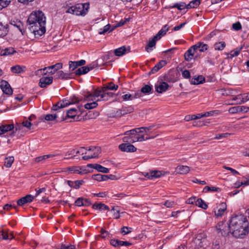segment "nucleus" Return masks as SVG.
Masks as SVG:
<instances>
[{"label":"nucleus","mask_w":249,"mask_h":249,"mask_svg":"<svg viewBox=\"0 0 249 249\" xmlns=\"http://www.w3.org/2000/svg\"><path fill=\"white\" fill-rule=\"evenodd\" d=\"M225 43L223 41L215 43L214 45L215 50H223L225 47Z\"/></svg>","instance_id":"obj_49"},{"label":"nucleus","mask_w":249,"mask_h":249,"mask_svg":"<svg viewBox=\"0 0 249 249\" xmlns=\"http://www.w3.org/2000/svg\"><path fill=\"white\" fill-rule=\"evenodd\" d=\"M165 172L163 171L152 170L149 172H143V175L149 179H154L159 178L162 175H165Z\"/></svg>","instance_id":"obj_8"},{"label":"nucleus","mask_w":249,"mask_h":249,"mask_svg":"<svg viewBox=\"0 0 249 249\" xmlns=\"http://www.w3.org/2000/svg\"><path fill=\"white\" fill-rule=\"evenodd\" d=\"M0 87L5 94L9 95L12 94L13 89L7 81L3 80H1Z\"/></svg>","instance_id":"obj_10"},{"label":"nucleus","mask_w":249,"mask_h":249,"mask_svg":"<svg viewBox=\"0 0 249 249\" xmlns=\"http://www.w3.org/2000/svg\"><path fill=\"white\" fill-rule=\"evenodd\" d=\"M205 81V78L202 75H199L197 77L193 78L191 80V84L192 85H198L203 83Z\"/></svg>","instance_id":"obj_29"},{"label":"nucleus","mask_w":249,"mask_h":249,"mask_svg":"<svg viewBox=\"0 0 249 249\" xmlns=\"http://www.w3.org/2000/svg\"><path fill=\"white\" fill-rule=\"evenodd\" d=\"M216 227L218 232L220 233L222 236H227L231 232L230 224L227 222L224 221L219 222Z\"/></svg>","instance_id":"obj_7"},{"label":"nucleus","mask_w":249,"mask_h":249,"mask_svg":"<svg viewBox=\"0 0 249 249\" xmlns=\"http://www.w3.org/2000/svg\"><path fill=\"white\" fill-rule=\"evenodd\" d=\"M142 132L143 131L141 130V128H136L126 131L124 134L126 135H130L131 137L132 142L134 143L135 142H138L137 139H138V134Z\"/></svg>","instance_id":"obj_9"},{"label":"nucleus","mask_w":249,"mask_h":249,"mask_svg":"<svg viewBox=\"0 0 249 249\" xmlns=\"http://www.w3.org/2000/svg\"><path fill=\"white\" fill-rule=\"evenodd\" d=\"M119 148L122 151L126 152H134L137 150V148L130 143H122L119 145Z\"/></svg>","instance_id":"obj_11"},{"label":"nucleus","mask_w":249,"mask_h":249,"mask_svg":"<svg viewBox=\"0 0 249 249\" xmlns=\"http://www.w3.org/2000/svg\"><path fill=\"white\" fill-rule=\"evenodd\" d=\"M10 2V0H0V10L7 7Z\"/></svg>","instance_id":"obj_55"},{"label":"nucleus","mask_w":249,"mask_h":249,"mask_svg":"<svg viewBox=\"0 0 249 249\" xmlns=\"http://www.w3.org/2000/svg\"><path fill=\"white\" fill-rule=\"evenodd\" d=\"M153 90V87L151 85H146L143 86L141 90V92L145 94H149L152 93Z\"/></svg>","instance_id":"obj_40"},{"label":"nucleus","mask_w":249,"mask_h":249,"mask_svg":"<svg viewBox=\"0 0 249 249\" xmlns=\"http://www.w3.org/2000/svg\"><path fill=\"white\" fill-rule=\"evenodd\" d=\"M53 81V77L52 76H43L39 80V85L41 88H46L47 86L51 84Z\"/></svg>","instance_id":"obj_13"},{"label":"nucleus","mask_w":249,"mask_h":249,"mask_svg":"<svg viewBox=\"0 0 249 249\" xmlns=\"http://www.w3.org/2000/svg\"><path fill=\"white\" fill-rule=\"evenodd\" d=\"M27 22L28 24H36L38 23L41 30H39V34H44L46 32V18L44 13L41 11L32 12L29 16ZM40 29V28H39Z\"/></svg>","instance_id":"obj_3"},{"label":"nucleus","mask_w":249,"mask_h":249,"mask_svg":"<svg viewBox=\"0 0 249 249\" xmlns=\"http://www.w3.org/2000/svg\"><path fill=\"white\" fill-rule=\"evenodd\" d=\"M16 51L12 47L6 48L4 49H0V56H7L16 53Z\"/></svg>","instance_id":"obj_26"},{"label":"nucleus","mask_w":249,"mask_h":249,"mask_svg":"<svg viewBox=\"0 0 249 249\" xmlns=\"http://www.w3.org/2000/svg\"><path fill=\"white\" fill-rule=\"evenodd\" d=\"M200 3V0H193L187 5V9L197 7Z\"/></svg>","instance_id":"obj_42"},{"label":"nucleus","mask_w":249,"mask_h":249,"mask_svg":"<svg viewBox=\"0 0 249 249\" xmlns=\"http://www.w3.org/2000/svg\"><path fill=\"white\" fill-rule=\"evenodd\" d=\"M166 64L167 63L165 60H160L152 69L151 71L149 72V74L156 73L164 67Z\"/></svg>","instance_id":"obj_24"},{"label":"nucleus","mask_w":249,"mask_h":249,"mask_svg":"<svg viewBox=\"0 0 249 249\" xmlns=\"http://www.w3.org/2000/svg\"><path fill=\"white\" fill-rule=\"evenodd\" d=\"M131 228L124 226L121 228V233L124 235L127 234L131 232Z\"/></svg>","instance_id":"obj_57"},{"label":"nucleus","mask_w":249,"mask_h":249,"mask_svg":"<svg viewBox=\"0 0 249 249\" xmlns=\"http://www.w3.org/2000/svg\"><path fill=\"white\" fill-rule=\"evenodd\" d=\"M176 170L178 174H187L189 172L190 168L187 166L179 165L176 167Z\"/></svg>","instance_id":"obj_32"},{"label":"nucleus","mask_w":249,"mask_h":249,"mask_svg":"<svg viewBox=\"0 0 249 249\" xmlns=\"http://www.w3.org/2000/svg\"><path fill=\"white\" fill-rule=\"evenodd\" d=\"M34 199V196L31 195H27L26 196L21 197L17 201V204L18 206H23L24 204L31 202Z\"/></svg>","instance_id":"obj_14"},{"label":"nucleus","mask_w":249,"mask_h":249,"mask_svg":"<svg viewBox=\"0 0 249 249\" xmlns=\"http://www.w3.org/2000/svg\"><path fill=\"white\" fill-rule=\"evenodd\" d=\"M110 25L109 24L106 25V26H105L103 28H101L100 29L99 34L100 35H103L107 32H111L113 30L114 28L110 30Z\"/></svg>","instance_id":"obj_50"},{"label":"nucleus","mask_w":249,"mask_h":249,"mask_svg":"<svg viewBox=\"0 0 249 249\" xmlns=\"http://www.w3.org/2000/svg\"><path fill=\"white\" fill-rule=\"evenodd\" d=\"M83 183L84 181L83 180H77L74 181L70 180L68 181V184L69 186L75 189H79Z\"/></svg>","instance_id":"obj_27"},{"label":"nucleus","mask_w":249,"mask_h":249,"mask_svg":"<svg viewBox=\"0 0 249 249\" xmlns=\"http://www.w3.org/2000/svg\"><path fill=\"white\" fill-rule=\"evenodd\" d=\"M105 90H100L98 88L95 89L93 93H88V94L85 95V99L87 101H93L96 97H100V99L97 100L99 101H107L109 99V96H107L104 92Z\"/></svg>","instance_id":"obj_5"},{"label":"nucleus","mask_w":249,"mask_h":249,"mask_svg":"<svg viewBox=\"0 0 249 249\" xmlns=\"http://www.w3.org/2000/svg\"><path fill=\"white\" fill-rule=\"evenodd\" d=\"M140 96L138 95V93H135L134 96L132 95L131 94L128 93L122 96V98L124 101L127 100H131L134 98H137Z\"/></svg>","instance_id":"obj_48"},{"label":"nucleus","mask_w":249,"mask_h":249,"mask_svg":"<svg viewBox=\"0 0 249 249\" xmlns=\"http://www.w3.org/2000/svg\"><path fill=\"white\" fill-rule=\"evenodd\" d=\"M14 161V158L13 156L5 158L4 161V165L7 168L10 167Z\"/></svg>","instance_id":"obj_44"},{"label":"nucleus","mask_w":249,"mask_h":249,"mask_svg":"<svg viewBox=\"0 0 249 249\" xmlns=\"http://www.w3.org/2000/svg\"><path fill=\"white\" fill-rule=\"evenodd\" d=\"M55 156V155H53V154H48V155H43V156H39L35 159V161L36 162H42L48 158H52Z\"/></svg>","instance_id":"obj_39"},{"label":"nucleus","mask_w":249,"mask_h":249,"mask_svg":"<svg viewBox=\"0 0 249 249\" xmlns=\"http://www.w3.org/2000/svg\"><path fill=\"white\" fill-rule=\"evenodd\" d=\"M102 88L104 90H116L118 88V86L111 82L105 85Z\"/></svg>","instance_id":"obj_33"},{"label":"nucleus","mask_w":249,"mask_h":249,"mask_svg":"<svg viewBox=\"0 0 249 249\" xmlns=\"http://www.w3.org/2000/svg\"><path fill=\"white\" fill-rule=\"evenodd\" d=\"M81 108L78 107V109L75 108H72L67 110L66 112V119L67 118L74 119L77 115L79 112H81Z\"/></svg>","instance_id":"obj_16"},{"label":"nucleus","mask_w":249,"mask_h":249,"mask_svg":"<svg viewBox=\"0 0 249 249\" xmlns=\"http://www.w3.org/2000/svg\"><path fill=\"white\" fill-rule=\"evenodd\" d=\"M92 208L94 209L99 210H109V207L105 205V204L100 203H94L92 205Z\"/></svg>","instance_id":"obj_34"},{"label":"nucleus","mask_w":249,"mask_h":249,"mask_svg":"<svg viewBox=\"0 0 249 249\" xmlns=\"http://www.w3.org/2000/svg\"><path fill=\"white\" fill-rule=\"evenodd\" d=\"M89 8V4L88 3L77 4L69 7L66 11V13L76 16H85L87 13Z\"/></svg>","instance_id":"obj_4"},{"label":"nucleus","mask_w":249,"mask_h":249,"mask_svg":"<svg viewBox=\"0 0 249 249\" xmlns=\"http://www.w3.org/2000/svg\"><path fill=\"white\" fill-rule=\"evenodd\" d=\"M193 47L195 49L196 51L198 50L200 52H203L208 49V45L202 42H197L193 45Z\"/></svg>","instance_id":"obj_23"},{"label":"nucleus","mask_w":249,"mask_h":249,"mask_svg":"<svg viewBox=\"0 0 249 249\" xmlns=\"http://www.w3.org/2000/svg\"><path fill=\"white\" fill-rule=\"evenodd\" d=\"M8 25H3L1 22H0V36H5L8 32Z\"/></svg>","instance_id":"obj_37"},{"label":"nucleus","mask_w":249,"mask_h":249,"mask_svg":"<svg viewBox=\"0 0 249 249\" xmlns=\"http://www.w3.org/2000/svg\"><path fill=\"white\" fill-rule=\"evenodd\" d=\"M99 115V113L98 112H93L92 111H89L88 113H87L86 117V119H93Z\"/></svg>","instance_id":"obj_52"},{"label":"nucleus","mask_w":249,"mask_h":249,"mask_svg":"<svg viewBox=\"0 0 249 249\" xmlns=\"http://www.w3.org/2000/svg\"><path fill=\"white\" fill-rule=\"evenodd\" d=\"M240 50H235L231 51L230 53L227 54V58L231 59L234 56H236L239 55Z\"/></svg>","instance_id":"obj_53"},{"label":"nucleus","mask_w":249,"mask_h":249,"mask_svg":"<svg viewBox=\"0 0 249 249\" xmlns=\"http://www.w3.org/2000/svg\"><path fill=\"white\" fill-rule=\"evenodd\" d=\"M89 71V68L87 66H83L76 70L75 71V74L77 75H80L82 74H85L88 73Z\"/></svg>","instance_id":"obj_35"},{"label":"nucleus","mask_w":249,"mask_h":249,"mask_svg":"<svg viewBox=\"0 0 249 249\" xmlns=\"http://www.w3.org/2000/svg\"><path fill=\"white\" fill-rule=\"evenodd\" d=\"M231 135L230 133H226L216 135L214 139H221L223 138H226Z\"/></svg>","instance_id":"obj_61"},{"label":"nucleus","mask_w":249,"mask_h":249,"mask_svg":"<svg viewBox=\"0 0 249 249\" xmlns=\"http://www.w3.org/2000/svg\"><path fill=\"white\" fill-rule=\"evenodd\" d=\"M197 199V198L196 197L193 196L188 199L186 201V202L188 204H195L196 205V201Z\"/></svg>","instance_id":"obj_62"},{"label":"nucleus","mask_w":249,"mask_h":249,"mask_svg":"<svg viewBox=\"0 0 249 249\" xmlns=\"http://www.w3.org/2000/svg\"><path fill=\"white\" fill-rule=\"evenodd\" d=\"M70 173L83 174L82 168L79 166H71L67 168V170Z\"/></svg>","instance_id":"obj_31"},{"label":"nucleus","mask_w":249,"mask_h":249,"mask_svg":"<svg viewBox=\"0 0 249 249\" xmlns=\"http://www.w3.org/2000/svg\"><path fill=\"white\" fill-rule=\"evenodd\" d=\"M169 87V85L165 82H160L159 85H156V90L159 93H162L168 90Z\"/></svg>","instance_id":"obj_15"},{"label":"nucleus","mask_w":249,"mask_h":249,"mask_svg":"<svg viewBox=\"0 0 249 249\" xmlns=\"http://www.w3.org/2000/svg\"><path fill=\"white\" fill-rule=\"evenodd\" d=\"M232 28L235 31H238L242 28L241 23L239 22H237L232 24Z\"/></svg>","instance_id":"obj_63"},{"label":"nucleus","mask_w":249,"mask_h":249,"mask_svg":"<svg viewBox=\"0 0 249 249\" xmlns=\"http://www.w3.org/2000/svg\"><path fill=\"white\" fill-rule=\"evenodd\" d=\"M240 100L238 104H243L249 100V93L240 94L233 98V100Z\"/></svg>","instance_id":"obj_17"},{"label":"nucleus","mask_w":249,"mask_h":249,"mask_svg":"<svg viewBox=\"0 0 249 249\" xmlns=\"http://www.w3.org/2000/svg\"><path fill=\"white\" fill-rule=\"evenodd\" d=\"M163 204L167 208H173L176 205L174 201L171 200H167Z\"/></svg>","instance_id":"obj_58"},{"label":"nucleus","mask_w":249,"mask_h":249,"mask_svg":"<svg viewBox=\"0 0 249 249\" xmlns=\"http://www.w3.org/2000/svg\"><path fill=\"white\" fill-rule=\"evenodd\" d=\"M97 101L96 102H92L91 103L86 104L84 105L85 108L88 109H91L95 108L97 106Z\"/></svg>","instance_id":"obj_54"},{"label":"nucleus","mask_w":249,"mask_h":249,"mask_svg":"<svg viewBox=\"0 0 249 249\" xmlns=\"http://www.w3.org/2000/svg\"><path fill=\"white\" fill-rule=\"evenodd\" d=\"M40 119L44 122L45 121H50L56 120L55 116L54 113L47 114L44 116H41Z\"/></svg>","instance_id":"obj_41"},{"label":"nucleus","mask_w":249,"mask_h":249,"mask_svg":"<svg viewBox=\"0 0 249 249\" xmlns=\"http://www.w3.org/2000/svg\"><path fill=\"white\" fill-rule=\"evenodd\" d=\"M169 27L167 25H164L162 29L159 31V32L158 33V34L155 36H157V37L160 39L161 36L165 35L166 34V33L167 31H168Z\"/></svg>","instance_id":"obj_38"},{"label":"nucleus","mask_w":249,"mask_h":249,"mask_svg":"<svg viewBox=\"0 0 249 249\" xmlns=\"http://www.w3.org/2000/svg\"><path fill=\"white\" fill-rule=\"evenodd\" d=\"M29 25H31V30L33 32V33H34L35 36H41L43 34H38V32H39V30L40 29L39 28H41V27L39 26V25L38 23H36V24H29Z\"/></svg>","instance_id":"obj_36"},{"label":"nucleus","mask_w":249,"mask_h":249,"mask_svg":"<svg viewBox=\"0 0 249 249\" xmlns=\"http://www.w3.org/2000/svg\"><path fill=\"white\" fill-rule=\"evenodd\" d=\"M2 128H4L5 132H7L13 130L14 129V125L13 124L2 125Z\"/></svg>","instance_id":"obj_59"},{"label":"nucleus","mask_w":249,"mask_h":249,"mask_svg":"<svg viewBox=\"0 0 249 249\" xmlns=\"http://www.w3.org/2000/svg\"><path fill=\"white\" fill-rule=\"evenodd\" d=\"M231 232L236 238H242L249 232V222L243 214H234L230 220Z\"/></svg>","instance_id":"obj_1"},{"label":"nucleus","mask_w":249,"mask_h":249,"mask_svg":"<svg viewBox=\"0 0 249 249\" xmlns=\"http://www.w3.org/2000/svg\"><path fill=\"white\" fill-rule=\"evenodd\" d=\"M221 191V189L218 187H215L213 186H206L203 189V192L205 193L208 192L209 191L212 192H219Z\"/></svg>","instance_id":"obj_46"},{"label":"nucleus","mask_w":249,"mask_h":249,"mask_svg":"<svg viewBox=\"0 0 249 249\" xmlns=\"http://www.w3.org/2000/svg\"><path fill=\"white\" fill-rule=\"evenodd\" d=\"M88 166L96 169L98 172L103 173H108L109 171V169L98 164H89Z\"/></svg>","instance_id":"obj_22"},{"label":"nucleus","mask_w":249,"mask_h":249,"mask_svg":"<svg viewBox=\"0 0 249 249\" xmlns=\"http://www.w3.org/2000/svg\"><path fill=\"white\" fill-rule=\"evenodd\" d=\"M196 52L195 49L193 46L191 47L185 53L184 57L185 60L187 61H191L194 57V53Z\"/></svg>","instance_id":"obj_21"},{"label":"nucleus","mask_w":249,"mask_h":249,"mask_svg":"<svg viewBox=\"0 0 249 249\" xmlns=\"http://www.w3.org/2000/svg\"><path fill=\"white\" fill-rule=\"evenodd\" d=\"M122 116L124 115L125 114H128L132 112L133 108L131 107H122Z\"/></svg>","instance_id":"obj_56"},{"label":"nucleus","mask_w":249,"mask_h":249,"mask_svg":"<svg viewBox=\"0 0 249 249\" xmlns=\"http://www.w3.org/2000/svg\"><path fill=\"white\" fill-rule=\"evenodd\" d=\"M80 100L76 97L70 99L69 101H63L62 102H58L56 104L53 105L52 110L56 111L54 114L56 120L57 122L62 121L66 120V115L63 108L67 107L70 104H75L79 102Z\"/></svg>","instance_id":"obj_2"},{"label":"nucleus","mask_w":249,"mask_h":249,"mask_svg":"<svg viewBox=\"0 0 249 249\" xmlns=\"http://www.w3.org/2000/svg\"><path fill=\"white\" fill-rule=\"evenodd\" d=\"M65 156L66 157L64 158V159H70L76 157V155H75V149H72L69 150L66 153Z\"/></svg>","instance_id":"obj_51"},{"label":"nucleus","mask_w":249,"mask_h":249,"mask_svg":"<svg viewBox=\"0 0 249 249\" xmlns=\"http://www.w3.org/2000/svg\"><path fill=\"white\" fill-rule=\"evenodd\" d=\"M205 235L203 233L198 234L195 239V243L198 244V246L202 247L203 246V242L205 240Z\"/></svg>","instance_id":"obj_25"},{"label":"nucleus","mask_w":249,"mask_h":249,"mask_svg":"<svg viewBox=\"0 0 249 249\" xmlns=\"http://www.w3.org/2000/svg\"><path fill=\"white\" fill-rule=\"evenodd\" d=\"M170 8H177L178 10H181L187 8V4H186L184 2H180L179 3H176L174 4L173 6H170Z\"/></svg>","instance_id":"obj_43"},{"label":"nucleus","mask_w":249,"mask_h":249,"mask_svg":"<svg viewBox=\"0 0 249 249\" xmlns=\"http://www.w3.org/2000/svg\"><path fill=\"white\" fill-rule=\"evenodd\" d=\"M88 155L83 156L82 159L87 160L90 159L98 158L101 153L100 147H91L88 149Z\"/></svg>","instance_id":"obj_6"},{"label":"nucleus","mask_w":249,"mask_h":249,"mask_svg":"<svg viewBox=\"0 0 249 249\" xmlns=\"http://www.w3.org/2000/svg\"><path fill=\"white\" fill-rule=\"evenodd\" d=\"M229 112L231 114H234L239 112V106H235L229 108Z\"/></svg>","instance_id":"obj_60"},{"label":"nucleus","mask_w":249,"mask_h":249,"mask_svg":"<svg viewBox=\"0 0 249 249\" xmlns=\"http://www.w3.org/2000/svg\"><path fill=\"white\" fill-rule=\"evenodd\" d=\"M196 206H197L204 210L207 209L208 208L207 204L201 198L197 199L196 201Z\"/></svg>","instance_id":"obj_45"},{"label":"nucleus","mask_w":249,"mask_h":249,"mask_svg":"<svg viewBox=\"0 0 249 249\" xmlns=\"http://www.w3.org/2000/svg\"><path fill=\"white\" fill-rule=\"evenodd\" d=\"M71 73H65L62 71H59L57 72V77L63 80H67L71 78Z\"/></svg>","instance_id":"obj_30"},{"label":"nucleus","mask_w":249,"mask_h":249,"mask_svg":"<svg viewBox=\"0 0 249 249\" xmlns=\"http://www.w3.org/2000/svg\"><path fill=\"white\" fill-rule=\"evenodd\" d=\"M75 247L73 245L65 246V245H62L60 248L57 249H75Z\"/></svg>","instance_id":"obj_64"},{"label":"nucleus","mask_w":249,"mask_h":249,"mask_svg":"<svg viewBox=\"0 0 249 249\" xmlns=\"http://www.w3.org/2000/svg\"><path fill=\"white\" fill-rule=\"evenodd\" d=\"M26 70V67L24 66H20L18 65H15L11 68V71L14 73H21L24 71Z\"/></svg>","instance_id":"obj_28"},{"label":"nucleus","mask_w":249,"mask_h":249,"mask_svg":"<svg viewBox=\"0 0 249 249\" xmlns=\"http://www.w3.org/2000/svg\"><path fill=\"white\" fill-rule=\"evenodd\" d=\"M130 52V51L129 47H128V48H126L125 46H124L115 49L114 51V53L116 56H121Z\"/></svg>","instance_id":"obj_19"},{"label":"nucleus","mask_w":249,"mask_h":249,"mask_svg":"<svg viewBox=\"0 0 249 249\" xmlns=\"http://www.w3.org/2000/svg\"><path fill=\"white\" fill-rule=\"evenodd\" d=\"M217 211H214V215L216 217H221L227 210V205L226 203L222 202L217 207Z\"/></svg>","instance_id":"obj_12"},{"label":"nucleus","mask_w":249,"mask_h":249,"mask_svg":"<svg viewBox=\"0 0 249 249\" xmlns=\"http://www.w3.org/2000/svg\"><path fill=\"white\" fill-rule=\"evenodd\" d=\"M158 40H159V39L155 36L149 39L148 44L145 46V50L147 52L149 53L153 50V48L156 46Z\"/></svg>","instance_id":"obj_18"},{"label":"nucleus","mask_w":249,"mask_h":249,"mask_svg":"<svg viewBox=\"0 0 249 249\" xmlns=\"http://www.w3.org/2000/svg\"><path fill=\"white\" fill-rule=\"evenodd\" d=\"M110 211L113 213V215L115 219L120 218V210L118 206H113Z\"/></svg>","instance_id":"obj_47"},{"label":"nucleus","mask_w":249,"mask_h":249,"mask_svg":"<svg viewBox=\"0 0 249 249\" xmlns=\"http://www.w3.org/2000/svg\"><path fill=\"white\" fill-rule=\"evenodd\" d=\"M85 64L86 61L84 60H81L77 61H70L69 62V69L72 71L75 70L78 66H83Z\"/></svg>","instance_id":"obj_20"}]
</instances>
